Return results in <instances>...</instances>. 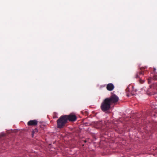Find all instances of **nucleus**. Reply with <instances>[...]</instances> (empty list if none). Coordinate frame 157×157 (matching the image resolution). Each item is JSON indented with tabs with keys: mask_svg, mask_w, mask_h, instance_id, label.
Listing matches in <instances>:
<instances>
[{
	"mask_svg": "<svg viewBox=\"0 0 157 157\" xmlns=\"http://www.w3.org/2000/svg\"><path fill=\"white\" fill-rule=\"evenodd\" d=\"M146 68V67H141V71H139L138 73H137L136 75V78H140V76L141 75H144V71L143 70V69Z\"/></svg>",
	"mask_w": 157,
	"mask_h": 157,
	"instance_id": "4",
	"label": "nucleus"
},
{
	"mask_svg": "<svg viewBox=\"0 0 157 157\" xmlns=\"http://www.w3.org/2000/svg\"><path fill=\"white\" fill-rule=\"evenodd\" d=\"M56 122L57 127L59 128H63L67 123V118L65 115L60 116L59 119L57 120Z\"/></svg>",
	"mask_w": 157,
	"mask_h": 157,
	"instance_id": "2",
	"label": "nucleus"
},
{
	"mask_svg": "<svg viewBox=\"0 0 157 157\" xmlns=\"http://www.w3.org/2000/svg\"><path fill=\"white\" fill-rule=\"evenodd\" d=\"M94 127L98 129L100 128L102 126L101 121L94 122Z\"/></svg>",
	"mask_w": 157,
	"mask_h": 157,
	"instance_id": "6",
	"label": "nucleus"
},
{
	"mask_svg": "<svg viewBox=\"0 0 157 157\" xmlns=\"http://www.w3.org/2000/svg\"><path fill=\"white\" fill-rule=\"evenodd\" d=\"M119 100L118 97L115 94L112 95L109 97L103 100L101 105V108L104 112H106L111 108V105L115 104Z\"/></svg>",
	"mask_w": 157,
	"mask_h": 157,
	"instance_id": "1",
	"label": "nucleus"
},
{
	"mask_svg": "<svg viewBox=\"0 0 157 157\" xmlns=\"http://www.w3.org/2000/svg\"><path fill=\"white\" fill-rule=\"evenodd\" d=\"M67 121L74 122L77 119V117L76 115L73 114L71 113L69 115H65Z\"/></svg>",
	"mask_w": 157,
	"mask_h": 157,
	"instance_id": "3",
	"label": "nucleus"
},
{
	"mask_svg": "<svg viewBox=\"0 0 157 157\" xmlns=\"http://www.w3.org/2000/svg\"><path fill=\"white\" fill-rule=\"evenodd\" d=\"M38 132V130L37 128H36L34 130H33L32 132V135L33 136V134L35 132Z\"/></svg>",
	"mask_w": 157,
	"mask_h": 157,
	"instance_id": "8",
	"label": "nucleus"
},
{
	"mask_svg": "<svg viewBox=\"0 0 157 157\" xmlns=\"http://www.w3.org/2000/svg\"><path fill=\"white\" fill-rule=\"evenodd\" d=\"M156 71V69L155 68H153V71L154 72H155Z\"/></svg>",
	"mask_w": 157,
	"mask_h": 157,
	"instance_id": "9",
	"label": "nucleus"
},
{
	"mask_svg": "<svg viewBox=\"0 0 157 157\" xmlns=\"http://www.w3.org/2000/svg\"><path fill=\"white\" fill-rule=\"evenodd\" d=\"M38 122L36 120H30L28 122L27 124L28 126H35L37 124Z\"/></svg>",
	"mask_w": 157,
	"mask_h": 157,
	"instance_id": "5",
	"label": "nucleus"
},
{
	"mask_svg": "<svg viewBox=\"0 0 157 157\" xmlns=\"http://www.w3.org/2000/svg\"><path fill=\"white\" fill-rule=\"evenodd\" d=\"M114 86L112 83H109L107 84L106 86V89L109 91H112L113 90Z\"/></svg>",
	"mask_w": 157,
	"mask_h": 157,
	"instance_id": "7",
	"label": "nucleus"
}]
</instances>
